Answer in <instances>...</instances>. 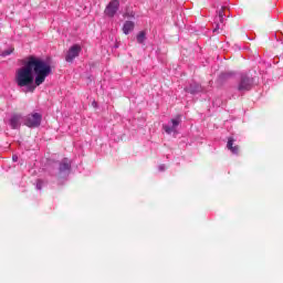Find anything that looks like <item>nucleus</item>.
<instances>
[{"mask_svg":"<svg viewBox=\"0 0 283 283\" xmlns=\"http://www.w3.org/2000/svg\"><path fill=\"white\" fill-rule=\"evenodd\" d=\"M178 125H180V116H177L175 119H171L169 124H165L163 126V129L164 132H166V134H176Z\"/></svg>","mask_w":283,"mask_h":283,"instance_id":"8","label":"nucleus"},{"mask_svg":"<svg viewBox=\"0 0 283 283\" xmlns=\"http://www.w3.org/2000/svg\"><path fill=\"white\" fill-rule=\"evenodd\" d=\"M234 143H235V139L233 137H229L227 143V148L229 149V151H231V154H234L235 156H238L240 148L238 146H233Z\"/></svg>","mask_w":283,"mask_h":283,"instance_id":"11","label":"nucleus"},{"mask_svg":"<svg viewBox=\"0 0 283 283\" xmlns=\"http://www.w3.org/2000/svg\"><path fill=\"white\" fill-rule=\"evenodd\" d=\"M222 78H229L231 76V73H223L221 74Z\"/></svg>","mask_w":283,"mask_h":283,"instance_id":"16","label":"nucleus"},{"mask_svg":"<svg viewBox=\"0 0 283 283\" xmlns=\"http://www.w3.org/2000/svg\"><path fill=\"white\" fill-rule=\"evenodd\" d=\"M185 92H188V94H198L199 92H202V86L196 82H192L189 86L185 87Z\"/></svg>","mask_w":283,"mask_h":283,"instance_id":"10","label":"nucleus"},{"mask_svg":"<svg viewBox=\"0 0 283 283\" xmlns=\"http://www.w3.org/2000/svg\"><path fill=\"white\" fill-rule=\"evenodd\" d=\"M120 8V2L118 0H112L105 8L104 13L109 19H114L116 17V12H118Z\"/></svg>","mask_w":283,"mask_h":283,"instance_id":"5","label":"nucleus"},{"mask_svg":"<svg viewBox=\"0 0 283 283\" xmlns=\"http://www.w3.org/2000/svg\"><path fill=\"white\" fill-rule=\"evenodd\" d=\"M147 36L145 34V31H140L138 34H137V43H139L140 45H143V43H145Z\"/></svg>","mask_w":283,"mask_h":283,"instance_id":"13","label":"nucleus"},{"mask_svg":"<svg viewBox=\"0 0 283 283\" xmlns=\"http://www.w3.org/2000/svg\"><path fill=\"white\" fill-rule=\"evenodd\" d=\"M224 10H227V7H222L219 11H217V15L214 18L216 28L213 29V32H218L222 23H224Z\"/></svg>","mask_w":283,"mask_h":283,"instance_id":"9","label":"nucleus"},{"mask_svg":"<svg viewBox=\"0 0 283 283\" xmlns=\"http://www.w3.org/2000/svg\"><path fill=\"white\" fill-rule=\"evenodd\" d=\"M14 52V49H8L1 52L0 56H10Z\"/></svg>","mask_w":283,"mask_h":283,"instance_id":"14","label":"nucleus"},{"mask_svg":"<svg viewBox=\"0 0 283 283\" xmlns=\"http://www.w3.org/2000/svg\"><path fill=\"white\" fill-rule=\"evenodd\" d=\"M134 28H136L134 21H126L123 25L124 34H129L130 32H134Z\"/></svg>","mask_w":283,"mask_h":283,"instance_id":"12","label":"nucleus"},{"mask_svg":"<svg viewBox=\"0 0 283 283\" xmlns=\"http://www.w3.org/2000/svg\"><path fill=\"white\" fill-rule=\"evenodd\" d=\"M70 171H72V161L67 158H63L59 163L57 167V178H65V176H70Z\"/></svg>","mask_w":283,"mask_h":283,"instance_id":"4","label":"nucleus"},{"mask_svg":"<svg viewBox=\"0 0 283 283\" xmlns=\"http://www.w3.org/2000/svg\"><path fill=\"white\" fill-rule=\"evenodd\" d=\"M255 80L251 76H248L247 73H242L239 80V83L237 85L238 92L241 94H244V92H249L253 90V83Z\"/></svg>","mask_w":283,"mask_h":283,"instance_id":"2","label":"nucleus"},{"mask_svg":"<svg viewBox=\"0 0 283 283\" xmlns=\"http://www.w3.org/2000/svg\"><path fill=\"white\" fill-rule=\"evenodd\" d=\"M81 50L82 49L78 44L72 45L65 55L66 63H73L74 59H76L81 54Z\"/></svg>","mask_w":283,"mask_h":283,"instance_id":"6","label":"nucleus"},{"mask_svg":"<svg viewBox=\"0 0 283 283\" xmlns=\"http://www.w3.org/2000/svg\"><path fill=\"white\" fill-rule=\"evenodd\" d=\"M52 74V65L34 55L29 56L27 63L17 70L15 83L18 87H25L24 92H34L45 83V77Z\"/></svg>","mask_w":283,"mask_h":283,"instance_id":"1","label":"nucleus"},{"mask_svg":"<svg viewBox=\"0 0 283 283\" xmlns=\"http://www.w3.org/2000/svg\"><path fill=\"white\" fill-rule=\"evenodd\" d=\"M43 120V115L41 113H31L24 116V125L31 127L32 129L41 127V122Z\"/></svg>","mask_w":283,"mask_h":283,"instance_id":"3","label":"nucleus"},{"mask_svg":"<svg viewBox=\"0 0 283 283\" xmlns=\"http://www.w3.org/2000/svg\"><path fill=\"white\" fill-rule=\"evenodd\" d=\"M24 118L25 117H23V115H21V114L11 115V117L9 119V125H10L11 129H20L21 124L24 123Z\"/></svg>","mask_w":283,"mask_h":283,"instance_id":"7","label":"nucleus"},{"mask_svg":"<svg viewBox=\"0 0 283 283\" xmlns=\"http://www.w3.org/2000/svg\"><path fill=\"white\" fill-rule=\"evenodd\" d=\"M165 169H166L165 165H160V166L158 167V170H159V171H165Z\"/></svg>","mask_w":283,"mask_h":283,"instance_id":"18","label":"nucleus"},{"mask_svg":"<svg viewBox=\"0 0 283 283\" xmlns=\"http://www.w3.org/2000/svg\"><path fill=\"white\" fill-rule=\"evenodd\" d=\"M12 160H13V163H17V161L19 160V156L13 155V156H12Z\"/></svg>","mask_w":283,"mask_h":283,"instance_id":"17","label":"nucleus"},{"mask_svg":"<svg viewBox=\"0 0 283 283\" xmlns=\"http://www.w3.org/2000/svg\"><path fill=\"white\" fill-rule=\"evenodd\" d=\"M35 189H38V191H41L43 189V180L42 179L36 180Z\"/></svg>","mask_w":283,"mask_h":283,"instance_id":"15","label":"nucleus"}]
</instances>
